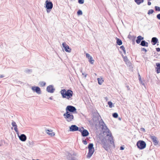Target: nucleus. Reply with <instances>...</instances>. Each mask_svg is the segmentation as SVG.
<instances>
[{
    "mask_svg": "<svg viewBox=\"0 0 160 160\" xmlns=\"http://www.w3.org/2000/svg\"><path fill=\"white\" fill-rule=\"evenodd\" d=\"M60 93L62 95V97L63 98H66L68 100H69L72 97L73 92L72 91L71 89H68L67 91L65 89H62L60 91Z\"/></svg>",
    "mask_w": 160,
    "mask_h": 160,
    "instance_id": "f257e3e1",
    "label": "nucleus"
},
{
    "mask_svg": "<svg viewBox=\"0 0 160 160\" xmlns=\"http://www.w3.org/2000/svg\"><path fill=\"white\" fill-rule=\"evenodd\" d=\"M52 3L50 0H47L45 1L44 7L46 8L47 13H49L53 8Z\"/></svg>",
    "mask_w": 160,
    "mask_h": 160,
    "instance_id": "f03ea898",
    "label": "nucleus"
},
{
    "mask_svg": "<svg viewBox=\"0 0 160 160\" xmlns=\"http://www.w3.org/2000/svg\"><path fill=\"white\" fill-rule=\"evenodd\" d=\"M64 118L68 122L72 121L74 119L73 115L71 113L66 112L63 115Z\"/></svg>",
    "mask_w": 160,
    "mask_h": 160,
    "instance_id": "7ed1b4c3",
    "label": "nucleus"
},
{
    "mask_svg": "<svg viewBox=\"0 0 160 160\" xmlns=\"http://www.w3.org/2000/svg\"><path fill=\"white\" fill-rule=\"evenodd\" d=\"M66 112L70 113H77V109L75 107L71 106H68L66 108Z\"/></svg>",
    "mask_w": 160,
    "mask_h": 160,
    "instance_id": "20e7f679",
    "label": "nucleus"
},
{
    "mask_svg": "<svg viewBox=\"0 0 160 160\" xmlns=\"http://www.w3.org/2000/svg\"><path fill=\"white\" fill-rule=\"evenodd\" d=\"M136 145L139 149L142 150L146 148V144L144 141L139 140L137 142Z\"/></svg>",
    "mask_w": 160,
    "mask_h": 160,
    "instance_id": "39448f33",
    "label": "nucleus"
},
{
    "mask_svg": "<svg viewBox=\"0 0 160 160\" xmlns=\"http://www.w3.org/2000/svg\"><path fill=\"white\" fill-rule=\"evenodd\" d=\"M79 131L81 132V135L83 137H87L89 135V133L88 130L84 129L82 127L80 128Z\"/></svg>",
    "mask_w": 160,
    "mask_h": 160,
    "instance_id": "423d86ee",
    "label": "nucleus"
},
{
    "mask_svg": "<svg viewBox=\"0 0 160 160\" xmlns=\"http://www.w3.org/2000/svg\"><path fill=\"white\" fill-rule=\"evenodd\" d=\"M99 124L100 126L102 127V130H106V132L109 131V130L106 126L104 122L102 119L99 121Z\"/></svg>",
    "mask_w": 160,
    "mask_h": 160,
    "instance_id": "0eeeda50",
    "label": "nucleus"
},
{
    "mask_svg": "<svg viewBox=\"0 0 160 160\" xmlns=\"http://www.w3.org/2000/svg\"><path fill=\"white\" fill-rule=\"evenodd\" d=\"M31 89L34 92H35L39 94L41 93V91L40 88L38 86H34L32 87Z\"/></svg>",
    "mask_w": 160,
    "mask_h": 160,
    "instance_id": "6e6552de",
    "label": "nucleus"
},
{
    "mask_svg": "<svg viewBox=\"0 0 160 160\" xmlns=\"http://www.w3.org/2000/svg\"><path fill=\"white\" fill-rule=\"evenodd\" d=\"M80 128L75 125H72L69 127V131L71 132L79 131Z\"/></svg>",
    "mask_w": 160,
    "mask_h": 160,
    "instance_id": "1a4fd4ad",
    "label": "nucleus"
},
{
    "mask_svg": "<svg viewBox=\"0 0 160 160\" xmlns=\"http://www.w3.org/2000/svg\"><path fill=\"white\" fill-rule=\"evenodd\" d=\"M62 46L66 52H71V49L66 44L65 42H64L62 43Z\"/></svg>",
    "mask_w": 160,
    "mask_h": 160,
    "instance_id": "9d476101",
    "label": "nucleus"
},
{
    "mask_svg": "<svg viewBox=\"0 0 160 160\" xmlns=\"http://www.w3.org/2000/svg\"><path fill=\"white\" fill-rule=\"evenodd\" d=\"M46 90L48 92L52 93L55 91V89L53 85H50L47 87Z\"/></svg>",
    "mask_w": 160,
    "mask_h": 160,
    "instance_id": "9b49d317",
    "label": "nucleus"
},
{
    "mask_svg": "<svg viewBox=\"0 0 160 160\" xmlns=\"http://www.w3.org/2000/svg\"><path fill=\"white\" fill-rule=\"evenodd\" d=\"M150 138L155 145L158 144V141L157 140V138L156 137L151 136Z\"/></svg>",
    "mask_w": 160,
    "mask_h": 160,
    "instance_id": "f8f14e48",
    "label": "nucleus"
},
{
    "mask_svg": "<svg viewBox=\"0 0 160 160\" xmlns=\"http://www.w3.org/2000/svg\"><path fill=\"white\" fill-rule=\"evenodd\" d=\"M86 57L88 58L89 59L88 61L90 63H91V64H93L94 62V60L92 59V56H91L88 53H86Z\"/></svg>",
    "mask_w": 160,
    "mask_h": 160,
    "instance_id": "ddd939ff",
    "label": "nucleus"
},
{
    "mask_svg": "<svg viewBox=\"0 0 160 160\" xmlns=\"http://www.w3.org/2000/svg\"><path fill=\"white\" fill-rule=\"evenodd\" d=\"M94 152V149H88V152L87 155V157L90 158Z\"/></svg>",
    "mask_w": 160,
    "mask_h": 160,
    "instance_id": "4468645a",
    "label": "nucleus"
},
{
    "mask_svg": "<svg viewBox=\"0 0 160 160\" xmlns=\"http://www.w3.org/2000/svg\"><path fill=\"white\" fill-rule=\"evenodd\" d=\"M18 136L20 140L22 141H25L27 139V137L24 134H22L20 136H19V135Z\"/></svg>",
    "mask_w": 160,
    "mask_h": 160,
    "instance_id": "2eb2a0df",
    "label": "nucleus"
},
{
    "mask_svg": "<svg viewBox=\"0 0 160 160\" xmlns=\"http://www.w3.org/2000/svg\"><path fill=\"white\" fill-rule=\"evenodd\" d=\"M144 39V37L141 36H139L137 37L136 42L137 44H139Z\"/></svg>",
    "mask_w": 160,
    "mask_h": 160,
    "instance_id": "dca6fc26",
    "label": "nucleus"
},
{
    "mask_svg": "<svg viewBox=\"0 0 160 160\" xmlns=\"http://www.w3.org/2000/svg\"><path fill=\"white\" fill-rule=\"evenodd\" d=\"M46 132L47 134L50 135L52 137L54 136L55 133L54 132H52V130L51 129H45Z\"/></svg>",
    "mask_w": 160,
    "mask_h": 160,
    "instance_id": "f3484780",
    "label": "nucleus"
},
{
    "mask_svg": "<svg viewBox=\"0 0 160 160\" xmlns=\"http://www.w3.org/2000/svg\"><path fill=\"white\" fill-rule=\"evenodd\" d=\"M158 40L156 37H153L152 38L151 42L152 43L153 45H155L158 42Z\"/></svg>",
    "mask_w": 160,
    "mask_h": 160,
    "instance_id": "a211bd4d",
    "label": "nucleus"
},
{
    "mask_svg": "<svg viewBox=\"0 0 160 160\" xmlns=\"http://www.w3.org/2000/svg\"><path fill=\"white\" fill-rule=\"evenodd\" d=\"M140 45L142 46L146 47H148V42L145 40L142 41Z\"/></svg>",
    "mask_w": 160,
    "mask_h": 160,
    "instance_id": "6ab92c4d",
    "label": "nucleus"
},
{
    "mask_svg": "<svg viewBox=\"0 0 160 160\" xmlns=\"http://www.w3.org/2000/svg\"><path fill=\"white\" fill-rule=\"evenodd\" d=\"M110 137L108 139V141L110 142L111 144H113V145L114 146L113 137L112 136V134H110Z\"/></svg>",
    "mask_w": 160,
    "mask_h": 160,
    "instance_id": "aec40b11",
    "label": "nucleus"
},
{
    "mask_svg": "<svg viewBox=\"0 0 160 160\" xmlns=\"http://www.w3.org/2000/svg\"><path fill=\"white\" fill-rule=\"evenodd\" d=\"M157 67L156 68V69L157 73H160V63H157L156 64Z\"/></svg>",
    "mask_w": 160,
    "mask_h": 160,
    "instance_id": "412c9836",
    "label": "nucleus"
},
{
    "mask_svg": "<svg viewBox=\"0 0 160 160\" xmlns=\"http://www.w3.org/2000/svg\"><path fill=\"white\" fill-rule=\"evenodd\" d=\"M116 43L118 45L120 46L122 44V42L121 39L117 37L116 38Z\"/></svg>",
    "mask_w": 160,
    "mask_h": 160,
    "instance_id": "4be33fe9",
    "label": "nucleus"
},
{
    "mask_svg": "<svg viewBox=\"0 0 160 160\" xmlns=\"http://www.w3.org/2000/svg\"><path fill=\"white\" fill-rule=\"evenodd\" d=\"M128 38L130 39H132L133 41V42L134 41L136 37L134 36H131L130 34H129L128 36Z\"/></svg>",
    "mask_w": 160,
    "mask_h": 160,
    "instance_id": "5701e85b",
    "label": "nucleus"
},
{
    "mask_svg": "<svg viewBox=\"0 0 160 160\" xmlns=\"http://www.w3.org/2000/svg\"><path fill=\"white\" fill-rule=\"evenodd\" d=\"M144 0H134L135 2L138 4L139 5L143 2Z\"/></svg>",
    "mask_w": 160,
    "mask_h": 160,
    "instance_id": "b1692460",
    "label": "nucleus"
},
{
    "mask_svg": "<svg viewBox=\"0 0 160 160\" xmlns=\"http://www.w3.org/2000/svg\"><path fill=\"white\" fill-rule=\"evenodd\" d=\"M88 149H94L93 148V144L92 143H89L88 146Z\"/></svg>",
    "mask_w": 160,
    "mask_h": 160,
    "instance_id": "393cba45",
    "label": "nucleus"
},
{
    "mask_svg": "<svg viewBox=\"0 0 160 160\" xmlns=\"http://www.w3.org/2000/svg\"><path fill=\"white\" fill-rule=\"evenodd\" d=\"M27 144L29 146H32L34 145V142L30 140L28 142Z\"/></svg>",
    "mask_w": 160,
    "mask_h": 160,
    "instance_id": "a878e982",
    "label": "nucleus"
},
{
    "mask_svg": "<svg viewBox=\"0 0 160 160\" xmlns=\"http://www.w3.org/2000/svg\"><path fill=\"white\" fill-rule=\"evenodd\" d=\"M97 80H98V83L99 85H101L103 82V80L102 78H98L97 79Z\"/></svg>",
    "mask_w": 160,
    "mask_h": 160,
    "instance_id": "bb28decb",
    "label": "nucleus"
},
{
    "mask_svg": "<svg viewBox=\"0 0 160 160\" xmlns=\"http://www.w3.org/2000/svg\"><path fill=\"white\" fill-rule=\"evenodd\" d=\"M120 48L123 51V52L124 54H126V50L125 49V48H124V46L123 45H122V46H120Z\"/></svg>",
    "mask_w": 160,
    "mask_h": 160,
    "instance_id": "cd10ccee",
    "label": "nucleus"
},
{
    "mask_svg": "<svg viewBox=\"0 0 160 160\" xmlns=\"http://www.w3.org/2000/svg\"><path fill=\"white\" fill-rule=\"evenodd\" d=\"M106 140L107 139L106 138H103L100 140V144L102 145L104 143H105V142H106Z\"/></svg>",
    "mask_w": 160,
    "mask_h": 160,
    "instance_id": "c85d7f7f",
    "label": "nucleus"
},
{
    "mask_svg": "<svg viewBox=\"0 0 160 160\" xmlns=\"http://www.w3.org/2000/svg\"><path fill=\"white\" fill-rule=\"evenodd\" d=\"M39 84L41 86L43 87L46 85V83L42 81L39 82Z\"/></svg>",
    "mask_w": 160,
    "mask_h": 160,
    "instance_id": "c756f323",
    "label": "nucleus"
},
{
    "mask_svg": "<svg viewBox=\"0 0 160 160\" xmlns=\"http://www.w3.org/2000/svg\"><path fill=\"white\" fill-rule=\"evenodd\" d=\"M122 57L123 59V60L125 62L127 61L128 59L126 56H124L123 54H122Z\"/></svg>",
    "mask_w": 160,
    "mask_h": 160,
    "instance_id": "7c9ffc66",
    "label": "nucleus"
},
{
    "mask_svg": "<svg viewBox=\"0 0 160 160\" xmlns=\"http://www.w3.org/2000/svg\"><path fill=\"white\" fill-rule=\"evenodd\" d=\"M108 104L110 108H112L114 107V106L113 105L111 101H109L108 102Z\"/></svg>",
    "mask_w": 160,
    "mask_h": 160,
    "instance_id": "2f4dec72",
    "label": "nucleus"
},
{
    "mask_svg": "<svg viewBox=\"0 0 160 160\" xmlns=\"http://www.w3.org/2000/svg\"><path fill=\"white\" fill-rule=\"evenodd\" d=\"M112 116L113 117L117 118L118 117V114L117 112H114L112 114Z\"/></svg>",
    "mask_w": 160,
    "mask_h": 160,
    "instance_id": "473e14b6",
    "label": "nucleus"
},
{
    "mask_svg": "<svg viewBox=\"0 0 160 160\" xmlns=\"http://www.w3.org/2000/svg\"><path fill=\"white\" fill-rule=\"evenodd\" d=\"M77 14L78 15H81L82 14V12L81 10H79L77 12Z\"/></svg>",
    "mask_w": 160,
    "mask_h": 160,
    "instance_id": "72a5a7b5",
    "label": "nucleus"
},
{
    "mask_svg": "<svg viewBox=\"0 0 160 160\" xmlns=\"http://www.w3.org/2000/svg\"><path fill=\"white\" fill-rule=\"evenodd\" d=\"M126 64L127 65V66L130 67L131 65V63L128 60L127 61L125 62Z\"/></svg>",
    "mask_w": 160,
    "mask_h": 160,
    "instance_id": "f704fd0d",
    "label": "nucleus"
},
{
    "mask_svg": "<svg viewBox=\"0 0 160 160\" xmlns=\"http://www.w3.org/2000/svg\"><path fill=\"white\" fill-rule=\"evenodd\" d=\"M154 12V10L153 9H150L148 10V14L149 15L151 14H152Z\"/></svg>",
    "mask_w": 160,
    "mask_h": 160,
    "instance_id": "c9c22d12",
    "label": "nucleus"
},
{
    "mask_svg": "<svg viewBox=\"0 0 160 160\" xmlns=\"http://www.w3.org/2000/svg\"><path fill=\"white\" fill-rule=\"evenodd\" d=\"M67 159L69 160L70 158H72V156L70 153H68V155L67 156Z\"/></svg>",
    "mask_w": 160,
    "mask_h": 160,
    "instance_id": "e433bc0d",
    "label": "nucleus"
},
{
    "mask_svg": "<svg viewBox=\"0 0 160 160\" xmlns=\"http://www.w3.org/2000/svg\"><path fill=\"white\" fill-rule=\"evenodd\" d=\"M14 129L16 132L17 134H18V135L19 132L18 130L17 126L14 127Z\"/></svg>",
    "mask_w": 160,
    "mask_h": 160,
    "instance_id": "4c0bfd02",
    "label": "nucleus"
},
{
    "mask_svg": "<svg viewBox=\"0 0 160 160\" xmlns=\"http://www.w3.org/2000/svg\"><path fill=\"white\" fill-rule=\"evenodd\" d=\"M107 145H106V146H103V147L107 151H108L109 149V145L107 146Z\"/></svg>",
    "mask_w": 160,
    "mask_h": 160,
    "instance_id": "58836bf2",
    "label": "nucleus"
},
{
    "mask_svg": "<svg viewBox=\"0 0 160 160\" xmlns=\"http://www.w3.org/2000/svg\"><path fill=\"white\" fill-rule=\"evenodd\" d=\"M155 9L156 11H160V7L156 6L155 7Z\"/></svg>",
    "mask_w": 160,
    "mask_h": 160,
    "instance_id": "ea45409f",
    "label": "nucleus"
},
{
    "mask_svg": "<svg viewBox=\"0 0 160 160\" xmlns=\"http://www.w3.org/2000/svg\"><path fill=\"white\" fill-rule=\"evenodd\" d=\"M12 125L13 127H15L17 126V125L15 122L12 121Z\"/></svg>",
    "mask_w": 160,
    "mask_h": 160,
    "instance_id": "a19ab883",
    "label": "nucleus"
},
{
    "mask_svg": "<svg viewBox=\"0 0 160 160\" xmlns=\"http://www.w3.org/2000/svg\"><path fill=\"white\" fill-rule=\"evenodd\" d=\"M78 2L80 4H82L84 2V0H78Z\"/></svg>",
    "mask_w": 160,
    "mask_h": 160,
    "instance_id": "79ce46f5",
    "label": "nucleus"
},
{
    "mask_svg": "<svg viewBox=\"0 0 160 160\" xmlns=\"http://www.w3.org/2000/svg\"><path fill=\"white\" fill-rule=\"evenodd\" d=\"M102 145V146H106V145H107V146H109V144L107 142V140H106V142H105V143H104Z\"/></svg>",
    "mask_w": 160,
    "mask_h": 160,
    "instance_id": "37998d69",
    "label": "nucleus"
},
{
    "mask_svg": "<svg viewBox=\"0 0 160 160\" xmlns=\"http://www.w3.org/2000/svg\"><path fill=\"white\" fill-rule=\"evenodd\" d=\"M31 72L32 70L31 69H27L25 70V72L26 73H29V72Z\"/></svg>",
    "mask_w": 160,
    "mask_h": 160,
    "instance_id": "c03bdc74",
    "label": "nucleus"
},
{
    "mask_svg": "<svg viewBox=\"0 0 160 160\" xmlns=\"http://www.w3.org/2000/svg\"><path fill=\"white\" fill-rule=\"evenodd\" d=\"M82 142L85 145H86L87 144V142L86 140H83Z\"/></svg>",
    "mask_w": 160,
    "mask_h": 160,
    "instance_id": "a18cd8bd",
    "label": "nucleus"
},
{
    "mask_svg": "<svg viewBox=\"0 0 160 160\" xmlns=\"http://www.w3.org/2000/svg\"><path fill=\"white\" fill-rule=\"evenodd\" d=\"M157 18L159 20H160V13L158 14L157 15Z\"/></svg>",
    "mask_w": 160,
    "mask_h": 160,
    "instance_id": "49530a36",
    "label": "nucleus"
},
{
    "mask_svg": "<svg viewBox=\"0 0 160 160\" xmlns=\"http://www.w3.org/2000/svg\"><path fill=\"white\" fill-rule=\"evenodd\" d=\"M142 51H144L145 52H146L147 51V50L144 48H141Z\"/></svg>",
    "mask_w": 160,
    "mask_h": 160,
    "instance_id": "de8ad7c7",
    "label": "nucleus"
},
{
    "mask_svg": "<svg viewBox=\"0 0 160 160\" xmlns=\"http://www.w3.org/2000/svg\"><path fill=\"white\" fill-rule=\"evenodd\" d=\"M156 50L157 52H159L160 51V48H156Z\"/></svg>",
    "mask_w": 160,
    "mask_h": 160,
    "instance_id": "09e8293b",
    "label": "nucleus"
},
{
    "mask_svg": "<svg viewBox=\"0 0 160 160\" xmlns=\"http://www.w3.org/2000/svg\"><path fill=\"white\" fill-rule=\"evenodd\" d=\"M140 83L142 84L143 86H145V83L142 80L141 81H140Z\"/></svg>",
    "mask_w": 160,
    "mask_h": 160,
    "instance_id": "8fccbe9b",
    "label": "nucleus"
},
{
    "mask_svg": "<svg viewBox=\"0 0 160 160\" xmlns=\"http://www.w3.org/2000/svg\"><path fill=\"white\" fill-rule=\"evenodd\" d=\"M140 130L141 131H143L144 132H145V129L144 128H140Z\"/></svg>",
    "mask_w": 160,
    "mask_h": 160,
    "instance_id": "3c124183",
    "label": "nucleus"
},
{
    "mask_svg": "<svg viewBox=\"0 0 160 160\" xmlns=\"http://www.w3.org/2000/svg\"><path fill=\"white\" fill-rule=\"evenodd\" d=\"M138 79L139 81H141L142 80L141 76L139 74L138 75Z\"/></svg>",
    "mask_w": 160,
    "mask_h": 160,
    "instance_id": "603ef678",
    "label": "nucleus"
},
{
    "mask_svg": "<svg viewBox=\"0 0 160 160\" xmlns=\"http://www.w3.org/2000/svg\"><path fill=\"white\" fill-rule=\"evenodd\" d=\"M151 3L150 1H148V5L149 6H150L151 5Z\"/></svg>",
    "mask_w": 160,
    "mask_h": 160,
    "instance_id": "864d4df0",
    "label": "nucleus"
},
{
    "mask_svg": "<svg viewBox=\"0 0 160 160\" xmlns=\"http://www.w3.org/2000/svg\"><path fill=\"white\" fill-rule=\"evenodd\" d=\"M124 149V148L122 146H121L120 147V150H123Z\"/></svg>",
    "mask_w": 160,
    "mask_h": 160,
    "instance_id": "5fc2aeb1",
    "label": "nucleus"
},
{
    "mask_svg": "<svg viewBox=\"0 0 160 160\" xmlns=\"http://www.w3.org/2000/svg\"><path fill=\"white\" fill-rule=\"evenodd\" d=\"M69 160H77L76 159L74 158H70V159H69Z\"/></svg>",
    "mask_w": 160,
    "mask_h": 160,
    "instance_id": "6e6d98bb",
    "label": "nucleus"
},
{
    "mask_svg": "<svg viewBox=\"0 0 160 160\" xmlns=\"http://www.w3.org/2000/svg\"><path fill=\"white\" fill-rule=\"evenodd\" d=\"M82 75L84 76L85 78H86V77L87 75V74H85L83 73H82Z\"/></svg>",
    "mask_w": 160,
    "mask_h": 160,
    "instance_id": "4d7b16f0",
    "label": "nucleus"
},
{
    "mask_svg": "<svg viewBox=\"0 0 160 160\" xmlns=\"http://www.w3.org/2000/svg\"><path fill=\"white\" fill-rule=\"evenodd\" d=\"M3 77H4V76L3 75H0V78H3Z\"/></svg>",
    "mask_w": 160,
    "mask_h": 160,
    "instance_id": "13d9d810",
    "label": "nucleus"
},
{
    "mask_svg": "<svg viewBox=\"0 0 160 160\" xmlns=\"http://www.w3.org/2000/svg\"><path fill=\"white\" fill-rule=\"evenodd\" d=\"M126 87L128 90H129L130 89L128 86H127Z\"/></svg>",
    "mask_w": 160,
    "mask_h": 160,
    "instance_id": "bf43d9fd",
    "label": "nucleus"
},
{
    "mask_svg": "<svg viewBox=\"0 0 160 160\" xmlns=\"http://www.w3.org/2000/svg\"><path fill=\"white\" fill-rule=\"evenodd\" d=\"M49 99L50 100H52L53 99L52 97H51L49 98Z\"/></svg>",
    "mask_w": 160,
    "mask_h": 160,
    "instance_id": "052dcab7",
    "label": "nucleus"
},
{
    "mask_svg": "<svg viewBox=\"0 0 160 160\" xmlns=\"http://www.w3.org/2000/svg\"><path fill=\"white\" fill-rule=\"evenodd\" d=\"M32 160H39V159H36V160H35V159H32Z\"/></svg>",
    "mask_w": 160,
    "mask_h": 160,
    "instance_id": "680f3d73",
    "label": "nucleus"
},
{
    "mask_svg": "<svg viewBox=\"0 0 160 160\" xmlns=\"http://www.w3.org/2000/svg\"><path fill=\"white\" fill-rule=\"evenodd\" d=\"M148 1H151V0H147Z\"/></svg>",
    "mask_w": 160,
    "mask_h": 160,
    "instance_id": "e2e57ef3",
    "label": "nucleus"
},
{
    "mask_svg": "<svg viewBox=\"0 0 160 160\" xmlns=\"http://www.w3.org/2000/svg\"><path fill=\"white\" fill-rule=\"evenodd\" d=\"M107 136H109V135L108 134L107 135Z\"/></svg>",
    "mask_w": 160,
    "mask_h": 160,
    "instance_id": "0e129e2a",
    "label": "nucleus"
},
{
    "mask_svg": "<svg viewBox=\"0 0 160 160\" xmlns=\"http://www.w3.org/2000/svg\"><path fill=\"white\" fill-rule=\"evenodd\" d=\"M159 24H160V22H159Z\"/></svg>",
    "mask_w": 160,
    "mask_h": 160,
    "instance_id": "69168bd1",
    "label": "nucleus"
}]
</instances>
